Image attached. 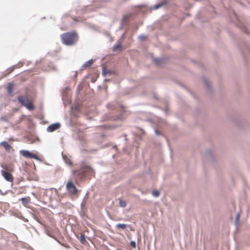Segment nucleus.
I'll return each mask as SVG.
<instances>
[{
	"label": "nucleus",
	"instance_id": "f257e3e1",
	"mask_svg": "<svg viewBox=\"0 0 250 250\" xmlns=\"http://www.w3.org/2000/svg\"><path fill=\"white\" fill-rule=\"evenodd\" d=\"M62 44L66 46H72L78 42L79 36L76 31L65 32L60 35Z\"/></svg>",
	"mask_w": 250,
	"mask_h": 250
},
{
	"label": "nucleus",
	"instance_id": "f03ea898",
	"mask_svg": "<svg viewBox=\"0 0 250 250\" xmlns=\"http://www.w3.org/2000/svg\"><path fill=\"white\" fill-rule=\"evenodd\" d=\"M73 175L79 179L85 177H92L95 175L94 170L89 166H83L80 169L73 171Z\"/></svg>",
	"mask_w": 250,
	"mask_h": 250
},
{
	"label": "nucleus",
	"instance_id": "7ed1b4c3",
	"mask_svg": "<svg viewBox=\"0 0 250 250\" xmlns=\"http://www.w3.org/2000/svg\"><path fill=\"white\" fill-rule=\"evenodd\" d=\"M17 99L20 104L28 110L32 111L35 109V106L26 96H20L18 97Z\"/></svg>",
	"mask_w": 250,
	"mask_h": 250
},
{
	"label": "nucleus",
	"instance_id": "20e7f679",
	"mask_svg": "<svg viewBox=\"0 0 250 250\" xmlns=\"http://www.w3.org/2000/svg\"><path fill=\"white\" fill-rule=\"evenodd\" d=\"M20 153L26 158L34 159L40 162L42 161V159L37 155L30 150L22 149L20 150Z\"/></svg>",
	"mask_w": 250,
	"mask_h": 250
},
{
	"label": "nucleus",
	"instance_id": "39448f33",
	"mask_svg": "<svg viewBox=\"0 0 250 250\" xmlns=\"http://www.w3.org/2000/svg\"><path fill=\"white\" fill-rule=\"evenodd\" d=\"M66 188L72 194L75 195L78 192L76 187L71 181H68L66 185Z\"/></svg>",
	"mask_w": 250,
	"mask_h": 250
},
{
	"label": "nucleus",
	"instance_id": "423d86ee",
	"mask_svg": "<svg viewBox=\"0 0 250 250\" xmlns=\"http://www.w3.org/2000/svg\"><path fill=\"white\" fill-rule=\"evenodd\" d=\"M204 160L213 162L214 161V157L212 151L211 149L206 151L203 154Z\"/></svg>",
	"mask_w": 250,
	"mask_h": 250
},
{
	"label": "nucleus",
	"instance_id": "0eeeda50",
	"mask_svg": "<svg viewBox=\"0 0 250 250\" xmlns=\"http://www.w3.org/2000/svg\"><path fill=\"white\" fill-rule=\"evenodd\" d=\"M61 126L60 123L57 122L51 125H50L46 129V130L48 132H52L57 129H59Z\"/></svg>",
	"mask_w": 250,
	"mask_h": 250
},
{
	"label": "nucleus",
	"instance_id": "6e6552de",
	"mask_svg": "<svg viewBox=\"0 0 250 250\" xmlns=\"http://www.w3.org/2000/svg\"><path fill=\"white\" fill-rule=\"evenodd\" d=\"M123 114V113H121L116 115L109 114L108 119L112 121H122L125 119Z\"/></svg>",
	"mask_w": 250,
	"mask_h": 250
},
{
	"label": "nucleus",
	"instance_id": "1a4fd4ad",
	"mask_svg": "<svg viewBox=\"0 0 250 250\" xmlns=\"http://www.w3.org/2000/svg\"><path fill=\"white\" fill-rule=\"evenodd\" d=\"M1 175L4 177V178L8 182H12L13 180V178L12 175L9 173V172L5 171L4 170H1Z\"/></svg>",
	"mask_w": 250,
	"mask_h": 250
},
{
	"label": "nucleus",
	"instance_id": "9d476101",
	"mask_svg": "<svg viewBox=\"0 0 250 250\" xmlns=\"http://www.w3.org/2000/svg\"><path fill=\"white\" fill-rule=\"evenodd\" d=\"M14 86V83H9L8 84L7 90L9 95L10 97H12L13 96Z\"/></svg>",
	"mask_w": 250,
	"mask_h": 250
},
{
	"label": "nucleus",
	"instance_id": "9b49d317",
	"mask_svg": "<svg viewBox=\"0 0 250 250\" xmlns=\"http://www.w3.org/2000/svg\"><path fill=\"white\" fill-rule=\"evenodd\" d=\"M203 81L205 83L206 87L208 90V93H211L212 92V90H211V86L210 84L209 81L205 77H203Z\"/></svg>",
	"mask_w": 250,
	"mask_h": 250
},
{
	"label": "nucleus",
	"instance_id": "f8f14e48",
	"mask_svg": "<svg viewBox=\"0 0 250 250\" xmlns=\"http://www.w3.org/2000/svg\"><path fill=\"white\" fill-rule=\"evenodd\" d=\"M62 158L64 162V163L68 166H72V163L70 159L67 157V156L65 155H64L63 153H62Z\"/></svg>",
	"mask_w": 250,
	"mask_h": 250
},
{
	"label": "nucleus",
	"instance_id": "ddd939ff",
	"mask_svg": "<svg viewBox=\"0 0 250 250\" xmlns=\"http://www.w3.org/2000/svg\"><path fill=\"white\" fill-rule=\"evenodd\" d=\"M1 145L5 148L7 152H9L10 151L11 146L6 141H2Z\"/></svg>",
	"mask_w": 250,
	"mask_h": 250
},
{
	"label": "nucleus",
	"instance_id": "4468645a",
	"mask_svg": "<svg viewBox=\"0 0 250 250\" xmlns=\"http://www.w3.org/2000/svg\"><path fill=\"white\" fill-rule=\"evenodd\" d=\"M128 226V225L124 223H118L116 225L115 228L117 229H121L122 230H124L127 228Z\"/></svg>",
	"mask_w": 250,
	"mask_h": 250
},
{
	"label": "nucleus",
	"instance_id": "2eb2a0df",
	"mask_svg": "<svg viewBox=\"0 0 250 250\" xmlns=\"http://www.w3.org/2000/svg\"><path fill=\"white\" fill-rule=\"evenodd\" d=\"M167 2V0H165L164 1L160 2V3L156 4L155 5H154V6L153 7V9L157 10V9L160 8L163 5L166 4Z\"/></svg>",
	"mask_w": 250,
	"mask_h": 250
},
{
	"label": "nucleus",
	"instance_id": "dca6fc26",
	"mask_svg": "<svg viewBox=\"0 0 250 250\" xmlns=\"http://www.w3.org/2000/svg\"><path fill=\"white\" fill-rule=\"evenodd\" d=\"M153 60L157 65H160L164 61V59L163 58H154Z\"/></svg>",
	"mask_w": 250,
	"mask_h": 250
},
{
	"label": "nucleus",
	"instance_id": "f3484780",
	"mask_svg": "<svg viewBox=\"0 0 250 250\" xmlns=\"http://www.w3.org/2000/svg\"><path fill=\"white\" fill-rule=\"evenodd\" d=\"M108 74H111V71L109 69L106 68L105 66H103V70H102V75L104 77H105Z\"/></svg>",
	"mask_w": 250,
	"mask_h": 250
},
{
	"label": "nucleus",
	"instance_id": "a211bd4d",
	"mask_svg": "<svg viewBox=\"0 0 250 250\" xmlns=\"http://www.w3.org/2000/svg\"><path fill=\"white\" fill-rule=\"evenodd\" d=\"M94 61L93 59L89 60L84 63V67H87L90 66L93 63Z\"/></svg>",
	"mask_w": 250,
	"mask_h": 250
},
{
	"label": "nucleus",
	"instance_id": "6ab92c4d",
	"mask_svg": "<svg viewBox=\"0 0 250 250\" xmlns=\"http://www.w3.org/2000/svg\"><path fill=\"white\" fill-rule=\"evenodd\" d=\"M121 47H122L121 44V43H118L117 44H115L113 46L112 50H113V52H115V51H116L117 50H118L119 49H121Z\"/></svg>",
	"mask_w": 250,
	"mask_h": 250
},
{
	"label": "nucleus",
	"instance_id": "aec40b11",
	"mask_svg": "<svg viewBox=\"0 0 250 250\" xmlns=\"http://www.w3.org/2000/svg\"><path fill=\"white\" fill-rule=\"evenodd\" d=\"M20 200L21 201L22 203L24 205H27L28 204H29V200H28L27 198L26 197H22L20 199Z\"/></svg>",
	"mask_w": 250,
	"mask_h": 250
},
{
	"label": "nucleus",
	"instance_id": "412c9836",
	"mask_svg": "<svg viewBox=\"0 0 250 250\" xmlns=\"http://www.w3.org/2000/svg\"><path fill=\"white\" fill-rule=\"evenodd\" d=\"M80 241L81 243L83 244H84L86 242L85 235L84 234H81L80 237Z\"/></svg>",
	"mask_w": 250,
	"mask_h": 250
},
{
	"label": "nucleus",
	"instance_id": "4be33fe9",
	"mask_svg": "<svg viewBox=\"0 0 250 250\" xmlns=\"http://www.w3.org/2000/svg\"><path fill=\"white\" fill-rule=\"evenodd\" d=\"M154 133L156 136L161 135V136H163L164 137H165L167 141V138L164 134L161 133L157 129H154Z\"/></svg>",
	"mask_w": 250,
	"mask_h": 250
},
{
	"label": "nucleus",
	"instance_id": "5701e85b",
	"mask_svg": "<svg viewBox=\"0 0 250 250\" xmlns=\"http://www.w3.org/2000/svg\"><path fill=\"white\" fill-rule=\"evenodd\" d=\"M152 195L155 197H157L160 195V192L158 190H153L152 192Z\"/></svg>",
	"mask_w": 250,
	"mask_h": 250
},
{
	"label": "nucleus",
	"instance_id": "b1692460",
	"mask_svg": "<svg viewBox=\"0 0 250 250\" xmlns=\"http://www.w3.org/2000/svg\"><path fill=\"white\" fill-rule=\"evenodd\" d=\"M127 18V16L126 15H125L124 16L122 20V21L121 22V26H120V29H121L123 28V25H124V22L126 20V19Z\"/></svg>",
	"mask_w": 250,
	"mask_h": 250
},
{
	"label": "nucleus",
	"instance_id": "393cba45",
	"mask_svg": "<svg viewBox=\"0 0 250 250\" xmlns=\"http://www.w3.org/2000/svg\"><path fill=\"white\" fill-rule=\"evenodd\" d=\"M69 87L68 86H66V87H65V88L63 89V90H62V96H66V92H67V91L68 90H69Z\"/></svg>",
	"mask_w": 250,
	"mask_h": 250
},
{
	"label": "nucleus",
	"instance_id": "a878e982",
	"mask_svg": "<svg viewBox=\"0 0 250 250\" xmlns=\"http://www.w3.org/2000/svg\"><path fill=\"white\" fill-rule=\"evenodd\" d=\"M119 205L121 207L124 208L126 206V203L123 200H121L119 202Z\"/></svg>",
	"mask_w": 250,
	"mask_h": 250
},
{
	"label": "nucleus",
	"instance_id": "bb28decb",
	"mask_svg": "<svg viewBox=\"0 0 250 250\" xmlns=\"http://www.w3.org/2000/svg\"><path fill=\"white\" fill-rule=\"evenodd\" d=\"M146 38V36H145L144 34H141L140 35L139 37H138V39L141 41H144Z\"/></svg>",
	"mask_w": 250,
	"mask_h": 250
},
{
	"label": "nucleus",
	"instance_id": "cd10ccee",
	"mask_svg": "<svg viewBox=\"0 0 250 250\" xmlns=\"http://www.w3.org/2000/svg\"><path fill=\"white\" fill-rule=\"evenodd\" d=\"M16 67H17V65L15 64V65H13L11 67L9 68L8 69V70L9 71V73L12 72Z\"/></svg>",
	"mask_w": 250,
	"mask_h": 250
},
{
	"label": "nucleus",
	"instance_id": "c85d7f7f",
	"mask_svg": "<svg viewBox=\"0 0 250 250\" xmlns=\"http://www.w3.org/2000/svg\"><path fill=\"white\" fill-rule=\"evenodd\" d=\"M130 245L134 249H135L136 248V243L134 241H130Z\"/></svg>",
	"mask_w": 250,
	"mask_h": 250
},
{
	"label": "nucleus",
	"instance_id": "c756f323",
	"mask_svg": "<svg viewBox=\"0 0 250 250\" xmlns=\"http://www.w3.org/2000/svg\"><path fill=\"white\" fill-rule=\"evenodd\" d=\"M239 218H240V214H237L235 217V224H237L238 221H239Z\"/></svg>",
	"mask_w": 250,
	"mask_h": 250
},
{
	"label": "nucleus",
	"instance_id": "7c9ffc66",
	"mask_svg": "<svg viewBox=\"0 0 250 250\" xmlns=\"http://www.w3.org/2000/svg\"><path fill=\"white\" fill-rule=\"evenodd\" d=\"M57 241H58V243L61 244L62 246H63V247H65L66 248H67V249L70 248V247L68 245H67V244H61L59 240H57Z\"/></svg>",
	"mask_w": 250,
	"mask_h": 250
},
{
	"label": "nucleus",
	"instance_id": "2f4dec72",
	"mask_svg": "<svg viewBox=\"0 0 250 250\" xmlns=\"http://www.w3.org/2000/svg\"><path fill=\"white\" fill-rule=\"evenodd\" d=\"M1 119L4 122H7V117L6 116H2L1 117Z\"/></svg>",
	"mask_w": 250,
	"mask_h": 250
},
{
	"label": "nucleus",
	"instance_id": "473e14b6",
	"mask_svg": "<svg viewBox=\"0 0 250 250\" xmlns=\"http://www.w3.org/2000/svg\"><path fill=\"white\" fill-rule=\"evenodd\" d=\"M96 80V79L94 77H92L91 78V81L92 83H95Z\"/></svg>",
	"mask_w": 250,
	"mask_h": 250
},
{
	"label": "nucleus",
	"instance_id": "72a5a7b5",
	"mask_svg": "<svg viewBox=\"0 0 250 250\" xmlns=\"http://www.w3.org/2000/svg\"><path fill=\"white\" fill-rule=\"evenodd\" d=\"M21 219L22 220H23L25 222H28V220H27V219L25 218L24 217H22L21 218Z\"/></svg>",
	"mask_w": 250,
	"mask_h": 250
},
{
	"label": "nucleus",
	"instance_id": "f704fd0d",
	"mask_svg": "<svg viewBox=\"0 0 250 250\" xmlns=\"http://www.w3.org/2000/svg\"><path fill=\"white\" fill-rule=\"evenodd\" d=\"M107 106H108V107H109V108H113V107H112V106H113V105H112V104H108V105H107Z\"/></svg>",
	"mask_w": 250,
	"mask_h": 250
},
{
	"label": "nucleus",
	"instance_id": "c9c22d12",
	"mask_svg": "<svg viewBox=\"0 0 250 250\" xmlns=\"http://www.w3.org/2000/svg\"><path fill=\"white\" fill-rule=\"evenodd\" d=\"M145 131L143 129H141V135H144L145 134Z\"/></svg>",
	"mask_w": 250,
	"mask_h": 250
},
{
	"label": "nucleus",
	"instance_id": "e433bc0d",
	"mask_svg": "<svg viewBox=\"0 0 250 250\" xmlns=\"http://www.w3.org/2000/svg\"><path fill=\"white\" fill-rule=\"evenodd\" d=\"M88 192H86V193L85 194V195L84 197V199H86V198H87V197H88Z\"/></svg>",
	"mask_w": 250,
	"mask_h": 250
},
{
	"label": "nucleus",
	"instance_id": "4c0bfd02",
	"mask_svg": "<svg viewBox=\"0 0 250 250\" xmlns=\"http://www.w3.org/2000/svg\"><path fill=\"white\" fill-rule=\"evenodd\" d=\"M86 67H84V64L83 65H82L81 68H80V70H82L84 68H85Z\"/></svg>",
	"mask_w": 250,
	"mask_h": 250
},
{
	"label": "nucleus",
	"instance_id": "58836bf2",
	"mask_svg": "<svg viewBox=\"0 0 250 250\" xmlns=\"http://www.w3.org/2000/svg\"><path fill=\"white\" fill-rule=\"evenodd\" d=\"M75 77H77V71H76V72H75Z\"/></svg>",
	"mask_w": 250,
	"mask_h": 250
},
{
	"label": "nucleus",
	"instance_id": "ea45409f",
	"mask_svg": "<svg viewBox=\"0 0 250 250\" xmlns=\"http://www.w3.org/2000/svg\"><path fill=\"white\" fill-rule=\"evenodd\" d=\"M33 216L34 219H36V216L35 215V214H33Z\"/></svg>",
	"mask_w": 250,
	"mask_h": 250
},
{
	"label": "nucleus",
	"instance_id": "a19ab883",
	"mask_svg": "<svg viewBox=\"0 0 250 250\" xmlns=\"http://www.w3.org/2000/svg\"><path fill=\"white\" fill-rule=\"evenodd\" d=\"M116 147H117V146H116V145H115V146H113V148H116Z\"/></svg>",
	"mask_w": 250,
	"mask_h": 250
},
{
	"label": "nucleus",
	"instance_id": "79ce46f5",
	"mask_svg": "<svg viewBox=\"0 0 250 250\" xmlns=\"http://www.w3.org/2000/svg\"><path fill=\"white\" fill-rule=\"evenodd\" d=\"M136 30H137V29H138V26H137V25H136Z\"/></svg>",
	"mask_w": 250,
	"mask_h": 250
},
{
	"label": "nucleus",
	"instance_id": "37998d69",
	"mask_svg": "<svg viewBox=\"0 0 250 250\" xmlns=\"http://www.w3.org/2000/svg\"><path fill=\"white\" fill-rule=\"evenodd\" d=\"M88 78V76H85V78Z\"/></svg>",
	"mask_w": 250,
	"mask_h": 250
}]
</instances>
